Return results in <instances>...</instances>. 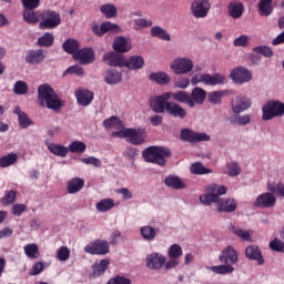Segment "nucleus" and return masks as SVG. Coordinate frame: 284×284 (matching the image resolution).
I'll list each match as a JSON object with an SVG mask.
<instances>
[{"instance_id": "64", "label": "nucleus", "mask_w": 284, "mask_h": 284, "mask_svg": "<svg viewBox=\"0 0 284 284\" xmlns=\"http://www.w3.org/2000/svg\"><path fill=\"white\" fill-rule=\"evenodd\" d=\"M268 247L271 250H284V242L278 240V237H275L270 242Z\"/></svg>"}, {"instance_id": "15", "label": "nucleus", "mask_w": 284, "mask_h": 284, "mask_svg": "<svg viewBox=\"0 0 284 284\" xmlns=\"http://www.w3.org/2000/svg\"><path fill=\"white\" fill-rule=\"evenodd\" d=\"M230 77L234 83H250L252 80V72L245 67H237L231 71Z\"/></svg>"}, {"instance_id": "44", "label": "nucleus", "mask_w": 284, "mask_h": 284, "mask_svg": "<svg viewBox=\"0 0 284 284\" xmlns=\"http://www.w3.org/2000/svg\"><path fill=\"white\" fill-rule=\"evenodd\" d=\"M109 266L110 262L108 260H102L100 264L93 267V278H99V276H103V274L108 272Z\"/></svg>"}, {"instance_id": "50", "label": "nucleus", "mask_w": 284, "mask_h": 284, "mask_svg": "<svg viewBox=\"0 0 284 284\" xmlns=\"http://www.w3.org/2000/svg\"><path fill=\"white\" fill-rule=\"evenodd\" d=\"M84 250H110V243L105 240H97L87 245Z\"/></svg>"}, {"instance_id": "16", "label": "nucleus", "mask_w": 284, "mask_h": 284, "mask_svg": "<svg viewBox=\"0 0 284 284\" xmlns=\"http://www.w3.org/2000/svg\"><path fill=\"white\" fill-rule=\"evenodd\" d=\"M48 52L43 49L29 50L26 54L24 61L29 65H40L45 61Z\"/></svg>"}, {"instance_id": "36", "label": "nucleus", "mask_w": 284, "mask_h": 284, "mask_svg": "<svg viewBox=\"0 0 284 284\" xmlns=\"http://www.w3.org/2000/svg\"><path fill=\"white\" fill-rule=\"evenodd\" d=\"M48 150L51 152V154H54L55 156H61L62 159H65L69 152L68 148L55 143H49Z\"/></svg>"}, {"instance_id": "21", "label": "nucleus", "mask_w": 284, "mask_h": 284, "mask_svg": "<svg viewBox=\"0 0 284 284\" xmlns=\"http://www.w3.org/2000/svg\"><path fill=\"white\" fill-rule=\"evenodd\" d=\"M169 99H172L173 103H184L185 105H189V108H194V102H192V99L190 98V93L187 91H176V92H168Z\"/></svg>"}, {"instance_id": "20", "label": "nucleus", "mask_w": 284, "mask_h": 284, "mask_svg": "<svg viewBox=\"0 0 284 284\" xmlns=\"http://www.w3.org/2000/svg\"><path fill=\"white\" fill-rule=\"evenodd\" d=\"M73 59H77L78 61H80L82 65L94 63V50H92V48L79 49L74 53Z\"/></svg>"}, {"instance_id": "58", "label": "nucleus", "mask_w": 284, "mask_h": 284, "mask_svg": "<svg viewBox=\"0 0 284 284\" xmlns=\"http://www.w3.org/2000/svg\"><path fill=\"white\" fill-rule=\"evenodd\" d=\"M24 10H37L41 6V0H22Z\"/></svg>"}, {"instance_id": "4", "label": "nucleus", "mask_w": 284, "mask_h": 284, "mask_svg": "<svg viewBox=\"0 0 284 284\" xmlns=\"http://www.w3.org/2000/svg\"><path fill=\"white\" fill-rule=\"evenodd\" d=\"M206 192L209 193L200 195V201L203 205H212V203H216L217 205L220 196L227 194V187L219 184H210L206 187Z\"/></svg>"}, {"instance_id": "34", "label": "nucleus", "mask_w": 284, "mask_h": 284, "mask_svg": "<svg viewBox=\"0 0 284 284\" xmlns=\"http://www.w3.org/2000/svg\"><path fill=\"white\" fill-rule=\"evenodd\" d=\"M14 114H18V123L20 128H22V130H26L30 128V125H32V120L28 118V114H26V112L21 111V108L16 106Z\"/></svg>"}, {"instance_id": "19", "label": "nucleus", "mask_w": 284, "mask_h": 284, "mask_svg": "<svg viewBox=\"0 0 284 284\" xmlns=\"http://www.w3.org/2000/svg\"><path fill=\"white\" fill-rule=\"evenodd\" d=\"M166 114H169V116H173V119H180V121H183V119L187 116V111L176 102H166Z\"/></svg>"}, {"instance_id": "28", "label": "nucleus", "mask_w": 284, "mask_h": 284, "mask_svg": "<svg viewBox=\"0 0 284 284\" xmlns=\"http://www.w3.org/2000/svg\"><path fill=\"white\" fill-rule=\"evenodd\" d=\"M150 81H153V83H156L158 85H169L170 81H172V78L166 72L159 71V72H152L149 75Z\"/></svg>"}, {"instance_id": "35", "label": "nucleus", "mask_w": 284, "mask_h": 284, "mask_svg": "<svg viewBox=\"0 0 284 284\" xmlns=\"http://www.w3.org/2000/svg\"><path fill=\"white\" fill-rule=\"evenodd\" d=\"M38 48H52L54 45V33L45 32L37 40Z\"/></svg>"}, {"instance_id": "52", "label": "nucleus", "mask_w": 284, "mask_h": 284, "mask_svg": "<svg viewBox=\"0 0 284 284\" xmlns=\"http://www.w3.org/2000/svg\"><path fill=\"white\" fill-rule=\"evenodd\" d=\"M14 201H17V191L10 190L4 193L0 200V203H2V205H12Z\"/></svg>"}, {"instance_id": "32", "label": "nucleus", "mask_w": 284, "mask_h": 284, "mask_svg": "<svg viewBox=\"0 0 284 284\" xmlns=\"http://www.w3.org/2000/svg\"><path fill=\"white\" fill-rule=\"evenodd\" d=\"M164 185H166V187H171L172 190H185V182L175 175L166 176L164 180Z\"/></svg>"}, {"instance_id": "26", "label": "nucleus", "mask_w": 284, "mask_h": 284, "mask_svg": "<svg viewBox=\"0 0 284 284\" xmlns=\"http://www.w3.org/2000/svg\"><path fill=\"white\" fill-rule=\"evenodd\" d=\"M104 81L108 85H118V83L123 81V74L115 69L106 70L104 72Z\"/></svg>"}, {"instance_id": "60", "label": "nucleus", "mask_w": 284, "mask_h": 284, "mask_svg": "<svg viewBox=\"0 0 284 284\" xmlns=\"http://www.w3.org/2000/svg\"><path fill=\"white\" fill-rule=\"evenodd\" d=\"M229 170V176H239L241 174V166H239V163L232 162L227 164Z\"/></svg>"}, {"instance_id": "24", "label": "nucleus", "mask_w": 284, "mask_h": 284, "mask_svg": "<svg viewBox=\"0 0 284 284\" xmlns=\"http://www.w3.org/2000/svg\"><path fill=\"white\" fill-rule=\"evenodd\" d=\"M201 81H203L205 85H223V83H225V75L221 73H215L213 75L203 73L201 74Z\"/></svg>"}, {"instance_id": "55", "label": "nucleus", "mask_w": 284, "mask_h": 284, "mask_svg": "<svg viewBox=\"0 0 284 284\" xmlns=\"http://www.w3.org/2000/svg\"><path fill=\"white\" fill-rule=\"evenodd\" d=\"M143 239H145V241H152L154 239V236H156V232L154 231V227L152 226H143L140 230Z\"/></svg>"}, {"instance_id": "56", "label": "nucleus", "mask_w": 284, "mask_h": 284, "mask_svg": "<svg viewBox=\"0 0 284 284\" xmlns=\"http://www.w3.org/2000/svg\"><path fill=\"white\" fill-rule=\"evenodd\" d=\"M235 48H247L250 45V37L242 34L233 41Z\"/></svg>"}, {"instance_id": "48", "label": "nucleus", "mask_w": 284, "mask_h": 284, "mask_svg": "<svg viewBox=\"0 0 284 284\" xmlns=\"http://www.w3.org/2000/svg\"><path fill=\"white\" fill-rule=\"evenodd\" d=\"M190 172L191 174H197V175L212 174V170L205 168L201 162L193 163L190 168Z\"/></svg>"}, {"instance_id": "30", "label": "nucleus", "mask_w": 284, "mask_h": 284, "mask_svg": "<svg viewBox=\"0 0 284 284\" xmlns=\"http://www.w3.org/2000/svg\"><path fill=\"white\" fill-rule=\"evenodd\" d=\"M85 185V181L81 178H73L67 184V192L69 194H77V192H81Z\"/></svg>"}, {"instance_id": "23", "label": "nucleus", "mask_w": 284, "mask_h": 284, "mask_svg": "<svg viewBox=\"0 0 284 284\" xmlns=\"http://www.w3.org/2000/svg\"><path fill=\"white\" fill-rule=\"evenodd\" d=\"M207 98V91L202 88L195 87L190 94V99L193 103V108L197 105H203L205 103V99Z\"/></svg>"}, {"instance_id": "54", "label": "nucleus", "mask_w": 284, "mask_h": 284, "mask_svg": "<svg viewBox=\"0 0 284 284\" xmlns=\"http://www.w3.org/2000/svg\"><path fill=\"white\" fill-rule=\"evenodd\" d=\"M13 92H14V94L22 97L23 94H26L28 92V83H26L21 80L17 81L13 85Z\"/></svg>"}, {"instance_id": "25", "label": "nucleus", "mask_w": 284, "mask_h": 284, "mask_svg": "<svg viewBox=\"0 0 284 284\" xmlns=\"http://www.w3.org/2000/svg\"><path fill=\"white\" fill-rule=\"evenodd\" d=\"M217 212H235L237 204L234 199L227 197V199H219L217 200Z\"/></svg>"}, {"instance_id": "29", "label": "nucleus", "mask_w": 284, "mask_h": 284, "mask_svg": "<svg viewBox=\"0 0 284 284\" xmlns=\"http://www.w3.org/2000/svg\"><path fill=\"white\" fill-rule=\"evenodd\" d=\"M245 11V7L241 2L232 1L229 3V16L232 19H241L243 17V12Z\"/></svg>"}, {"instance_id": "2", "label": "nucleus", "mask_w": 284, "mask_h": 284, "mask_svg": "<svg viewBox=\"0 0 284 284\" xmlns=\"http://www.w3.org/2000/svg\"><path fill=\"white\" fill-rule=\"evenodd\" d=\"M38 99L41 105H47L48 110H53V112H59L65 105L50 84H41L38 88Z\"/></svg>"}, {"instance_id": "27", "label": "nucleus", "mask_w": 284, "mask_h": 284, "mask_svg": "<svg viewBox=\"0 0 284 284\" xmlns=\"http://www.w3.org/2000/svg\"><path fill=\"white\" fill-rule=\"evenodd\" d=\"M43 11H34V9H24L22 17L26 23H30L34 26V23H39L41 21Z\"/></svg>"}, {"instance_id": "18", "label": "nucleus", "mask_w": 284, "mask_h": 284, "mask_svg": "<svg viewBox=\"0 0 284 284\" xmlns=\"http://www.w3.org/2000/svg\"><path fill=\"white\" fill-rule=\"evenodd\" d=\"M75 99L78 101V105H82V108H88L92 101H94V92L80 88L74 92Z\"/></svg>"}, {"instance_id": "12", "label": "nucleus", "mask_w": 284, "mask_h": 284, "mask_svg": "<svg viewBox=\"0 0 284 284\" xmlns=\"http://www.w3.org/2000/svg\"><path fill=\"white\" fill-rule=\"evenodd\" d=\"M253 205L257 210H270V207L276 205V196L272 192L262 193L253 202Z\"/></svg>"}, {"instance_id": "47", "label": "nucleus", "mask_w": 284, "mask_h": 284, "mask_svg": "<svg viewBox=\"0 0 284 284\" xmlns=\"http://www.w3.org/2000/svg\"><path fill=\"white\" fill-rule=\"evenodd\" d=\"M227 94V91H213L209 93L207 101L213 105H219L223 101V97Z\"/></svg>"}, {"instance_id": "57", "label": "nucleus", "mask_w": 284, "mask_h": 284, "mask_svg": "<svg viewBox=\"0 0 284 284\" xmlns=\"http://www.w3.org/2000/svg\"><path fill=\"white\" fill-rule=\"evenodd\" d=\"M152 27V20H148L145 18H138L134 20V29L139 30L141 28H150Z\"/></svg>"}, {"instance_id": "33", "label": "nucleus", "mask_w": 284, "mask_h": 284, "mask_svg": "<svg viewBox=\"0 0 284 284\" xmlns=\"http://www.w3.org/2000/svg\"><path fill=\"white\" fill-rule=\"evenodd\" d=\"M124 65L129 68V70H141L143 65H145V60L140 55H132L128 61L124 60Z\"/></svg>"}, {"instance_id": "22", "label": "nucleus", "mask_w": 284, "mask_h": 284, "mask_svg": "<svg viewBox=\"0 0 284 284\" xmlns=\"http://www.w3.org/2000/svg\"><path fill=\"white\" fill-rule=\"evenodd\" d=\"M231 106L235 114H241V112L252 108V101L245 97H236Z\"/></svg>"}, {"instance_id": "3", "label": "nucleus", "mask_w": 284, "mask_h": 284, "mask_svg": "<svg viewBox=\"0 0 284 284\" xmlns=\"http://www.w3.org/2000/svg\"><path fill=\"white\" fill-rule=\"evenodd\" d=\"M172 156V151L166 146H148L142 151V158L145 163H154L160 165V168H165L168 165V159Z\"/></svg>"}, {"instance_id": "46", "label": "nucleus", "mask_w": 284, "mask_h": 284, "mask_svg": "<svg viewBox=\"0 0 284 284\" xmlns=\"http://www.w3.org/2000/svg\"><path fill=\"white\" fill-rule=\"evenodd\" d=\"M17 159H19V155H17V153H9L4 156H1L0 168H10V165H14V163H17Z\"/></svg>"}, {"instance_id": "62", "label": "nucleus", "mask_w": 284, "mask_h": 284, "mask_svg": "<svg viewBox=\"0 0 284 284\" xmlns=\"http://www.w3.org/2000/svg\"><path fill=\"white\" fill-rule=\"evenodd\" d=\"M103 125L106 129H110L114 125H121V120H119V116L112 115L111 118L103 121Z\"/></svg>"}, {"instance_id": "6", "label": "nucleus", "mask_w": 284, "mask_h": 284, "mask_svg": "<svg viewBox=\"0 0 284 284\" xmlns=\"http://www.w3.org/2000/svg\"><path fill=\"white\" fill-rule=\"evenodd\" d=\"M170 68L174 74H190L194 70V62L190 58H178L171 63Z\"/></svg>"}, {"instance_id": "39", "label": "nucleus", "mask_w": 284, "mask_h": 284, "mask_svg": "<svg viewBox=\"0 0 284 284\" xmlns=\"http://www.w3.org/2000/svg\"><path fill=\"white\" fill-rule=\"evenodd\" d=\"M100 12L105 17V19H114L118 14L116 7L112 3H105L100 7Z\"/></svg>"}, {"instance_id": "9", "label": "nucleus", "mask_w": 284, "mask_h": 284, "mask_svg": "<svg viewBox=\"0 0 284 284\" xmlns=\"http://www.w3.org/2000/svg\"><path fill=\"white\" fill-rule=\"evenodd\" d=\"M148 139V132L143 128L132 129L126 131V140L131 145H143Z\"/></svg>"}, {"instance_id": "59", "label": "nucleus", "mask_w": 284, "mask_h": 284, "mask_svg": "<svg viewBox=\"0 0 284 284\" xmlns=\"http://www.w3.org/2000/svg\"><path fill=\"white\" fill-rule=\"evenodd\" d=\"M64 74H75V77H83L84 71L81 65L75 64V65L69 67L65 70Z\"/></svg>"}, {"instance_id": "38", "label": "nucleus", "mask_w": 284, "mask_h": 284, "mask_svg": "<svg viewBox=\"0 0 284 284\" xmlns=\"http://www.w3.org/2000/svg\"><path fill=\"white\" fill-rule=\"evenodd\" d=\"M258 10L262 17H270L274 12V7L272 6V0H260Z\"/></svg>"}, {"instance_id": "51", "label": "nucleus", "mask_w": 284, "mask_h": 284, "mask_svg": "<svg viewBox=\"0 0 284 284\" xmlns=\"http://www.w3.org/2000/svg\"><path fill=\"white\" fill-rule=\"evenodd\" d=\"M231 231L233 232V234H235V236L241 239V241H252V232L250 231H245L236 226H232Z\"/></svg>"}, {"instance_id": "31", "label": "nucleus", "mask_w": 284, "mask_h": 284, "mask_svg": "<svg viewBox=\"0 0 284 284\" xmlns=\"http://www.w3.org/2000/svg\"><path fill=\"white\" fill-rule=\"evenodd\" d=\"M112 48L115 52H130L132 50V47L128 44V40L125 37L118 36L112 44Z\"/></svg>"}, {"instance_id": "7", "label": "nucleus", "mask_w": 284, "mask_h": 284, "mask_svg": "<svg viewBox=\"0 0 284 284\" xmlns=\"http://www.w3.org/2000/svg\"><path fill=\"white\" fill-rule=\"evenodd\" d=\"M180 139L185 143H203V141H210V135L206 133H199L192 129H182Z\"/></svg>"}, {"instance_id": "45", "label": "nucleus", "mask_w": 284, "mask_h": 284, "mask_svg": "<svg viewBox=\"0 0 284 284\" xmlns=\"http://www.w3.org/2000/svg\"><path fill=\"white\" fill-rule=\"evenodd\" d=\"M112 207H114V200L112 199H103L95 204L98 212H110Z\"/></svg>"}, {"instance_id": "17", "label": "nucleus", "mask_w": 284, "mask_h": 284, "mask_svg": "<svg viewBox=\"0 0 284 284\" xmlns=\"http://www.w3.org/2000/svg\"><path fill=\"white\" fill-rule=\"evenodd\" d=\"M145 265L149 270L159 271L165 265V256L160 253H151L146 255Z\"/></svg>"}, {"instance_id": "61", "label": "nucleus", "mask_w": 284, "mask_h": 284, "mask_svg": "<svg viewBox=\"0 0 284 284\" xmlns=\"http://www.w3.org/2000/svg\"><path fill=\"white\" fill-rule=\"evenodd\" d=\"M106 284H132V280L118 275L113 278H111Z\"/></svg>"}, {"instance_id": "13", "label": "nucleus", "mask_w": 284, "mask_h": 284, "mask_svg": "<svg viewBox=\"0 0 284 284\" xmlns=\"http://www.w3.org/2000/svg\"><path fill=\"white\" fill-rule=\"evenodd\" d=\"M168 103H171L170 93L165 92L153 98L151 101V108L156 114H165V112H168Z\"/></svg>"}, {"instance_id": "10", "label": "nucleus", "mask_w": 284, "mask_h": 284, "mask_svg": "<svg viewBox=\"0 0 284 284\" xmlns=\"http://www.w3.org/2000/svg\"><path fill=\"white\" fill-rule=\"evenodd\" d=\"M91 30L97 37H103L106 32H111V34H121V27L110 21L102 22L101 26L95 23L92 26Z\"/></svg>"}, {"instance_id": "43", "label": "nucleus", "mask_w": 284, "mask_h": 284, "mask_svg": "<svg viewBox=\"0 0 284 284\" xmlns=\"http://www.w3.org/2000/svg\"><path fill=\"white\" fill-rule=\"evenodd\" d=\"M267 189L273 196L284 197V184L282 182H278L277 184L268 182Z\"/></svg>"}, {"instance_id": "37", "label": "nucleus", "mask_w": 284, "mask_h": 284, "mask_svg": "<svg viewBox=\"0 0 284 284\" xmlns=\"http://www.w3.org/2000/svg\"><path fill=\"white\" fill-rule=\"evenodd\" d=\"M62 50H64V52H67L68 54H73L74 57V54L79 52V41L72 38L67 39L62 44Z\"/></svg>"}, {"instance_id": "8", "label": "nucleus", "mask_w": 284, "mask_h": 284, "mask_svg": "<svg viewBox=\"0 0 284 284\" xmlns=\"http://www.w3.org/2000/svg\"><path fill=\"white\" fill-rule=\"evenodd\" d=\"M284 103L282 102H268L263 108V121H272L274 116H283Z\"/></svg>"}, {"instance_id": "5", "label": "nucleus", "mask_w": 284, "mask_h": 284, "mask_svg": "<svg viewBox=\"0 0 284 284\" xmlns=\"http://www.w3.org/2000/svg\"><path fill=\"white\" fill-rule=\"evenodd\" d=\"M61 26V14L57 11H42V18L39 23L40 30H54Z\"/></svg>"}, {"instance_id": "49", "label": "nucleus", "mask_w": 284, "mask_h": 284, "mask_svg": "<svg viewBox=\"0 0 284 284\" xmlns=\"http://www.w3.org/2000/svg\"><path fill=\"white\" fill-rule=\"evenodd\" d=\"M87 145L84 142L81 141H73L70 143L68 150L69 152H72V154H83L87 150Z\"/></svg>"}, {"instance_id": "42", "label": "nucleus", "mask_w": 284, "mask_h": 284, "mask_svg": "<svg viewBox=\"0 0 284 284\" xmlns=\"http://www.w3.org/2000/svg\"><path fill=\"white\" fill-rule=\"evenodd\" d=\"M245 254L246 258H250V261H256L257 265H264L265 260L260 250H245Z\"/></svg>"}, {"instance_id": "41", "label": "nucleus", "mask_w": 284, "mask_h": 284, "mask_svg": "<svg viewBox=\"0 0 284 284\" xmlns=\"http://www.w3.org/2000/svg\"><path fill=\"white\" fill-rule=\"evenodd\" d=\"M151 37H154L156 39H161L162 41H171V37L170 33H168V31H165V29L155 26L151 29Z\"/></svg>"}, {"instance_id": "1", "label": "nucleus", "mask_w": 284, "mask_h": 284, "mask_svg": "<svg viewBox=\"0 0 284 284\" xmlns=\"http://www.w3.org/2000/svg\"><path fill=\"white\" fill-rule=\"evenodd\" d=\"M219 261L222 265L206 266V270L213 272V274H220L221 276L232 274L235 270L232 265H236V263H239V253L236 250H224L220 254Z\"/></svg>"}, {"instance_id": "63", "label": "nucleus", "mask_w": 284, "mask_h": 284, "mask_svg": "<svg viewBox=\"0 0 284 284\" xmlns=\"http://www.w3.org/2000/svg\"><path fill=\"white\" fill-rule=\"evenodd\" d=\"M27 210L28 206L26 204H14L12 207V214H14V216H21V214Z\"/></svg>"}, {"instance_id": "53", "label": "nucleus", "mask_w": 284, "mask_h": 284, "mask_svg": "<svg viewBox=\"0 0 284 284\" xmlns=\"http://www.w3.org/2000/svg\"><path fill=\"white\" fill-rule=\"evenodd\" d=\"M253 52L262 54V57H265L266 59H272V57H274V51L267 45L255 47L253 48Z\"/></svg>"}, {"instance_id": "40", "label": "nucleus", "mask_w": 284, "mask_h": 284, "mask_svg": "<svg viewBox=\"0 0 284 284\" xmlns=\"http://www.w3.org/2000/svg\"><path fill=\"white\" fill-rule=\"evenodd\" d=\"M229 121L232 125H250L252 118L250 116V114H236L231 116Z\"/></svg>"}, {"instance_id": "11", "label": "nucleus", "mask_w": 284, "mask_h": 284, "mask_svg": "<svg viewBox=\"0 0 284 284\" xmlns=\"http://www.w3.org/2000/svg\"><path fill=\"white\" fill-rule=\"evenodd\" d=\"M210 8H212L210 0H195L191 3L192 14L195 19H205Z\"/></svg>"}, {"instance_id": "14", "label": "nucleus", "mask_w": 284, "mask_h": 284, "mask_svg": "<svg viewBox=\"0 0 284 284\" xmlns=\"http://www.w3.org/2000/svg\"><path fill=\"white\" fill-rule=\"evenodd\" d=\"M102 61L110 65L111 68H124L125 67V57L118 53L116 51H109L104 53Z\"/></svg>"}]
</instances>
